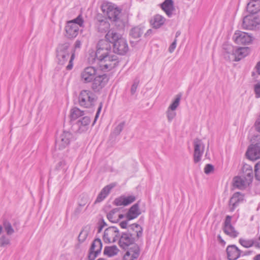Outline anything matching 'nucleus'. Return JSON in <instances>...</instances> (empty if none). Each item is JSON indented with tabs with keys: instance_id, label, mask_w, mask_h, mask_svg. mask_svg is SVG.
I'll use <instances>...</instances> for the list:
<instances>
[{
	"instance_id": "1",
	"label": "nucleus",
	"mask_w": 260,
	"mask_h": 260,
	"mask_svg": "<svg viewBox=\"0 0 260 260\" xmlns=\"http://www.w3.org/2000/svg\"><path fill=\"white\" fill-rule=\"evenodd\" d=\"M111 48L110 42L106 39L100 40L97 44L95 57L99 60L101 70L103 71H110L119 63L118 57Z\"/></svg>"
},
{
	"instance_id": "2",
	"label": "nucleus",
	"mask_w": 260,
	"mask_h": 260,
	"mask_svg": "<svg viewBox=\"0 0 260 260\" xmlns=\"http://www.w3.org/2000/svg\"><path fill=\"white\" fill-rule=\"evenodd\" d=\"M143 234V228L138 224H131L128 231L122 232L118 240L119 246L123 249H128L132 245L136 244Z\"/></svg>"
},
{
	"instance_id": "3",
	"label": "nucleus",
	"mask_w": 260,
	"mask_h": 260,
	"mask_svg": "<svg viewBox=\"0 0 260 260\" xmlns=\"http://www.w3.org/2000/svg\"><path fill=\"white\" fill-rule=\"evenodd\" d=\"M105 38L109 42L113 44V52L114 54L124 55L128 52L129 48L127 41L115 30H109Z\"/></svg>"
},
{
	"instance_id": "4",
	"label": "nucleus",
	"mask_w": 260,
	"mask_h": 260,
	"mask_svg": "<svg viewBox=\"0 0 260 260\" xmlns=\"http://www.w3.org/2000/svg\"><path fill=\"white\" fill-rule=\"evenodd\" d=\"M56 58L58 64L63 65L69 59L66 68L70 70L73 68V61L75 58L74 53L70 50V44L66 42L59 44L56 49Z\"/></svg>"
},
{
	"instance_id": "5",
	"label": "nucleus",
	"mask_w": 260,
	"mask_h": 260,
	"mask_svg": "<svg viewBox=\"0 0 260 260\" xmlns=\"http://www.w3.org/2000/svg\"><path fill=\"white\" fill-rule=\"evenodd\" d=\"M96 100V95L89 90L81 91L78 96L79 105L85 108H90L93 107Z\"/></svg>"
},
{
	"instance_id": "6",
	"label": "nucleus",
	"mask_w": 260,
	"mask_h": 260,
	"mask_svg": "<svg viewBox=\"0 0 260 260\" xmlns=\"http://www.w3.org/2000/svg\"><path fill=\"white\" fill-rule=\"evenodd\" d=\"M102 8L103 11L106 12L108 18L111 20L115 21L116 22L115 25L119 27V29H123L124 25L123 22L119 20L118 16L120 11L118 8L113 5L111 3H108L104 5Z\"/></svg>"
},
{
	"instance_id": "7",
	"label": "nucleus",
	"mask_w": 260,
	"mask_h": 260,
	"mask_svg": "<svg viewBox=\"0 0 260 260\" xmlns=\"http://www.w3.org/2000/svg\"><path fill=\"white\" fill-rule=\"evenodd\" d=\"M74 140L73 134L68 131H63L55 141V148L62 150L69 146L70 142Z\"/></svg>"
},
{
	"instance_id": "8",
	"label": "nucleus",
	"mask_w": 260,
	"mask_h": 260,
	"mask_svg": "<svg viewBox=\"0 0 260 260\" xmlns=\"http://www.w3.org/2000/svg\"><path fill=\"white\" fill-rule=\"evenodd\" d=\"M120 235V233L117 227L110 226L105 230L103 240L106 243H114L118 241Z\"/></svg>"
},
{
	"instance_id": "9",
	"label": "nucleus",
	"mask_w": 260,
	"mask_h": 260,
	"mask_svg": "<svg viewBox=\"0 0 260 260\" xmlns=\"http://www.w3.org/2000/svg\"><path fill=\"white\" fill-rule=\"evenodd\" d=\"M193 160L195 163L199 162L203 154L205 145L201 140L196 138L193 141Z\"/></svg>"
},
{
	"instance_id": "10",
	"label": "nucleus",
	"mask_w": 260,
	"mask_h": 260,
	"mask_svg": "<svg viewBox=\"0 0 260 260\" xmlns=\"http://www.w3.org/2000/svg\"><path fill=\"white\" fill-rule=\"evenodd\" d=\"M232 216L227 215L223 223V231L224 233L231 238H235L239 235V232L231 224Z\"/></svg>"
},
{
	"instance_id": "11",
	"label": "nucleus",
	"mask_w": 260,
	"mask_h": 260,
	"mask_svg": "<svg viewBox=\"0 0 260 260\" xmlns=\"http://www.w3.org/2000/svg\"><path fill=\"white\" fill-rule=\"evenodd\" d=\"M246 155L252 160L260 158V143L251 144L247 149Z\"/></svg>"
},
{
	"instance_id": "12",
	"label": "nucleus",
	"mask_w": 260,
	"mask_h": 260,
	"mask_svg": "<svg viewBox=\"0 0 260 260\" xmlns=\"http://www.w3.org/2000/svg\"><path fill=\"white\" fill-rule=\"evenodd\" d=\"M96 74V70L93 67L85 68L81 73V79L83 82L87 83L93 81Z\"/></svg>"
},
{
	"instance_id": "13",
	"label": "nucleus",
	"mask_w": 260,
	"mask_h": 260,
	"mask_svg": "<svg viewBox=\"0 0 260 260\" xmlns=\"http://www.w3.org/2000/svg\"><path fill=\"white\" fill-rule=\"evenodd\" d=\"M65 37L69 39L76 38L79 33V27L72 22H67L65 26Z\"/></svg>"
},
{
	"instance_id": "14",
	"label": "nucleus",
	"mask_w": 260,
	"mask_h": 260,
	"mask_svg": "<svg viewBox=\"0 0 260 260\" xmlns=\"http://www.w3.org/2000/svg\"><path fill=\"white\" fill-rule=\"evenodd\" d=\"M123 257V260H137L140 254V248L138 244H135L127 249Z\"/></svg>"
},
{
	"instance_id": "15",
	"label": "nucleus",
	"mask_w": 260,
	"mask_h": 260,
	"mask_svg": "<svg viewBox=\"0 0 260 260\" xmlns=\"http://www.w3.org/2000/svg\"><path fill=\"white\" fill-rule=\"evenodd\" d=\"M108 80L109 78L105 74L95 76L92 85V89L95 91H99L106 85Z\"/></svg>"
},
{
	"instance_id": "16",
	"label": "nucleus",
	"mask_w": 260,
	"mask_h": 260,
	"mask_svg": "<svg viewBox=\"0 0 260 260\" xmlns=\"http://www.w3.org/2000/svg\"><path fill=\"white\" fill-rule=\"evenodd\" d=\"M233 39L238 44L246 45L250 43L252 41V38L247 33L237 31L234 36Z\"/></svg>"
},
{
	"instance_id": "17",
	"label": "nucleus",
	"mask_w": 260,
	"mask_h": 260,
	"mask_svg": "<svg viewBox=\"0 0 260 260\" xmlns=\"http://www.w3.org/2000/svg\"><path fill=\"white\" fill-rule=\"evenodd\" d=\"M90 121V118L88 116H84L79 119L74 125L76 132L79 133L86 132L88 128Z\"/></svg>"
},
{
	"instance_id": "18",
	"label": "nucleus",
	"mask_w": 260,
	"mask_h": 260,
	"mask_svg": "<svg viewBox=\"0 0 260 260\" xmlns=\"http://www.w3.org/2000/svg\"><path fill=\"white\" fill-rule=\"evenodd\" d=\"M250 49L249 47H239L235 49L234 55L232 54L229 56L230 61H238L242 58L246 56L249 53Z\"/></svg>"
},
{
	"instance_id": "19",
	"label": "nucleus",
	"mask_w": 260,
	"mask_h": 260,
	"mask_svg": "<svg viewBox=\"0 0 260 260\" xmlns=\"http://www.w3.org/2000/svg\"><path fill=\"white\" fill-rule=\"evenodd\" d=\"M228 258L229 260H236L242 254L240 250L236 245H229L226 249Z\"/></svg>"
},
{
	"instance_id": "20",
	"label": "nucleus",
	"mask_w": 260,
	"mask_h": 260,
	"mask_svg": "<svg viewBox=\"0 0 260 260\" xmlns=\"http://www.w3.org/2000/svg\"><path fill=\"white\" fill-rule=\"evenodd\" d=\"M243 200V196L239 192L235 193L229 201V209L233 212Z\"/></svg>"
},
{
	"instance_id": "21",
	"label": "nucleus",
	"mask_w": 260,
	"mask_h": 260,
	"mask_svg": "<svg viewBox=\"0 0 260 260\" xmlns=\"http://www.w3.org/2000/svg\"><path fill=\"white\" fill-rule=\"evenodd\" d=\"M136 200V198L133 196H129L128 197L121 196L119 198H116L114 201V204L116 206H127Z\"/></svg>"
},
{
	"instance_id": "22",
	"label": "nucleus",
	"mask_w": 260,
	"mask_h": 260,
	"mask_svg": "<svg viewBox=\"0 0 260 260\" xmlns=\"http://www.w3.org/2000/svg\"><path fill=\"white\" fill-rule=\"evenodd\" d=\"M115 183H111L105 186L99 194L95 203H100L103 201L109 194L111 190L115 186Z\"/></svg>"
},
{
	"instance_id": "23",
	"label": "nucleus",
	"mask_w": 260,
	"mask_h": 260,
	"mask_svg": "<svg viewBox=\"0 0 260 260\" xmlns=\"http://www.w3.org/2000/svg\"><path fill=\"white\" fill-rule=\"evenodd\" d=\"M161 8L165 12L169 17L172 15V12L174 10L173 2L172 0H165L161 4Z\"/></svg>"
},
{
	"instance_id": "24",
	"label": "nucleus",
	"mask_w": 260,
	"mask_h": 260,
	"mask_svg": "<svg viewBox=\"0 0 260 260\" xmlns=\"http://www.w3.org/2000/svg\"><path fill=\"white\" fill-rule=\"evenodd\" d=\"M140 214L139 205L138 203H136L133 205L129 209L126 215V218L128 220H132L137 218Z\"/></svg>"
},
{
	"instance_id": "25",
	"label": "nucleus",
	"mask_w": 260,
	"mask_h": 260,
	"mask_svg": "<svg viewBox=\"0 0 260 260\" xmlns=\"http://www.w3.org/2000/svg\"><path fill=\"white\" fill-rule=\"evenodd\" d=\"M233 185L234 187L242 189L249 185V184L242 176H240L234 178Z\"/></svg>"
},
{
	"instance_id": "26",
	"label": "nucleus",
	"mask_w": 260,
	"mask_h": 260,
	"mask_svg": "<svg viewBox=\"0 0 260 260\" xmlns=\"http://www.w3.org/2000/svg\"><path fill=\"white\" fill-rule=\"evenodd\" d=\"M243 174L241 175L250 184L253 179V171L252 167L249 165H245L243 168Z\"/></svg>"
},
{
	"instance_id": "27",
	"label": "nucleus",
	"mask_w": 260,
	"mask_h": 260,
	"mask_svg": "<svg viewBox=\"0 0 260 260\" xmlns=\"http://www.w3.org/2000/svg\"><path fill=\"white\" fill-rule=\"evenodd\" d=\"M247 11L250 14H255L260 10V5L258 1L251 0L247 5Z\"/></svg>"
},
{
	"instance_id": "28",
	"label": "nucleus",
	"mask_w": 260,
	"mask_h": 260,
	"mask_svg": "<svg viewBox=\"0 0 260 260\" xmlns=\"http://www.w3.org/2000/svg\"><path fill=\"white\" fill-rule=\"evenodd\" d=\"M166 21V19L159 14L155 15L151 21V25L153 28H158L162 26Z\"/></svg>"
},
{
	"instance_id": "29",
	"label": "nucleus",
	"mask_w": 260,
	"mask_h": 260,
	"mask_svg": "<svg viewBox=\"0 0 260 260\" xmlns=\"http://www.w3.org/2000/svg\"><path fill=\"white\" fill-rule=\"evenodd\" d=\"M253 16L251 15L246 16L243 20V27L247 29H251L254 26V21L253 20Z\"/></svg>"
},
{
	"instance_id": "30",
	"label": "nucleus",
	"mask_w": 260,
	"mask_h": 260,
	"mask_svg": "<svg viewBox=\"0 0 260 260\" xmlns=\"http://www.w3.org/2000/svg\"><path fill=\"white\" fill-rule=\"evenodd\" d=\"M119 251L118 248L116 245L106 246L104 248V254L109 257H112L116 255Z\"/></svg>"
},
{
	"instance_id": "31",
	"label": "nucleus",
	"mask_w": 260,
	"mask_h": 260,
	"mask_svg": "<svg viewBox=\"0 0 260 260\" xmlns=\"http://www.w3.org/2000/svg\"><path fill=\"white\" fill-rule=\"evenodd\" d=\"M223 49L224 50L223 55L225 59L230 61L229 56L232 54L234 55V53L235 50L234 47L231 45L229 44H224L223 46Z\"/></svg>"
},
{
	"instance_id": "32",
	"label": "nucleus",
	"mask_w": 260,
	"mask_h": 260,
	"mask_svg": "<svg viewBox=\"0 0 260 260\" xmlns=\"http://www.w3.org/2000/svg\"><path fill=\"white\" fill-rule=\"evenodd\" d=\"M143 34V29L140 27H133L129 31V36L135 39L139 38Z\"/></svg>"
},
{
	"instance_id": "33",
	"label": "nucleus",
	"mask_w": 260,
	"mask_h": 260,
	"mask_svg": "<svg viewBox=\"0 0 260 260\" xmlns=\"http://www.w3.org/2000/svg\"><path fill=\"white\" fill-rule=\"evenodd\" d=\"M239 243L245 248H250L252 246L255 247V240L254 239H247L240 238L239 240Z\"/></svg>"
},
{
	"instance_id": "34",
	"label": "nucleus",
	"mask_w": 260,
	"mask_h": 260,
	"mask_svg": "<svg viewBox=\"0 0 260 260\" xmlns=\"http://www.w3.org/2000/svg\"><path fill=\"white\" fill-rule=\"evenodd\" d=\"M120 210V208H116L112 209L107 214V217L108 220L112 222H116L118 221V218L116 213Z\"/></svg>"
},
{
	"instance_id": "35",
	"label": "nucleus",
	"mask_w": 260,
	"mask_h": 260,
	"mask_svg": "<svg viewBox=\"0 0 260 260\" xmlns=\"http://www.w3.org/2000/svg\"><path fill=\"white\" fill-rule=\"evenodd\" d=\"M102 248V243L100 239L98 238L95 239L92 244L90 249L91 250H93L96 253H100Z\"/></svg>"
},
{
	"instance_id": "36",
	"label": "nucleus",
	"mask_w": 260,
	"mask_h": 260,
	"mask_svg": "<svg viewBox=\"0 0 260 260\" xmlns=\"http://www.w3.org/2000/svg\"><path fill=\"white\" fill-rule=\"evenodd\" d=\"M84 111H81L79 108L75 107L71 109L70 117L72 120H76L80 117L84 115Z\"/></svg>"
},
{
	"instance_id": "37",
	"label": "nucleus",
	"mask_w": 260,
	"mask_h": 260,
	"mask_svg": "<svg viewBox=\"0 0 260 260\" xmlns=\"http://www.w3.org/2000/svg\"><path fill=\"white\" fill-rule=\"evenodd\" d=\"M110 27V24L104 20H99L97 24L99 31L101 32L107 31Z\"/></svg>"
},
{
	"instance_id": "38",
	"label": "nucleus",
	"mask_w": 260,
	"mask_h": 260,
	"mask_svg": "<svg viewBox=\"0 0 260 260\" xmlns=\"http://www.w3.org/2000/svg\"><path fill=\"white\" fill-rule=\"evenodd\" d=\"M90 231V227L89 226H84L80 232L78 240L80 242H83L87 238Z\"/></svg>"
},
{
	"instance_id": "39",
	"label": "nucleus",
	"mask_w": 260,
	"mask_h": 260,
	"mask_svg": "<svg viewBox=\"0 0 260 260\" xmlns=\"http://www.w3.org/2000/svg\"><path fill=\"white\" fill-rule=\"evenodd\" d=\"M3 226L8 235H11L14 233V230L13 229L11 223L7 220H4Z\"/></svg>"
},
{
	"instance_id": "40",
	"label": "nucleus",
	"mask_w": 260,
	"mask_h": 260,
	"mask_svg": "<svg viewBox=\"0 0 260 260\" xmlns=\"http://www.w3.org/2000/svg\"><path fill=\"white\" fill-rule=\"evenodd\" d=\"M181 98V94H177L176 96L175 100L170 105V106L168 107V108L171 110H175L179 105Z\"/></svg>"
},
{
	"instance_id": "41",
	"label": "nucleus",
	"mask_w": 260,
	"mask_h": 260,
	"mask_svg": "<svg viewBox=\"0 0 260 260\" xmlns=\"http://www.w3.org/2000/svg\"><path fill=\"white\" fill-rule=\"evenodd\" d=\"M125 125V122L123 121L120 123L113 130L112 134L117 136L119 135L123 130Z\"/></svg>"
},
{
	"instance_id": "42",
	"label": "nucleus",
	"mask_w": 260,
	"mask_h": 260,
	"mask_svg": "<svg viewBox=\"0 0 260 260\" xmlns=\"http://www.w3.org/2000/svg\"><path fill=\"white\" fill-rule=\"evenodd\" d=\"M10 244V240L5 235H3L0 237V247H5Z\"/></svg>"
},
{
	"instance_id": "43",
	"label": "nucleus",
	"mask_w": 260,
	"mask_h": 260,
	"mask_svg": "<svg viewBox=\"0 0 260 260\" xmlns=\"http://www.w3.org/2000/svg\"><path fill=\"white\" fill-rule=\"evenodd\" d=\"M56 169L57 170H62V172L65 173L68 169L65 161L61 160L58 162L56 166Z\"/></svg>"
},
{
	"instance_id": "44",
	"label": "nucleus",
	"mask_w": 260,
	"mask_h": 260,
	"mask_svg": "<svg viewBox=\"0 0 260 260\" xmlns=\"http://www.w3.org/2000/svg\"><path fill=\"white\" fill-rule=\"evenodd\" d=\"M167 115L168 121L171 122L175 117L176 115V112L174 110H171L168 108L167 111Z\"/></svg>"
},
{
	"instance_id": "45",
	"label": "nucleus",
	"mask_w": 260,
	"mask_h": 260,
	"mask_svg": "<svg viewBox=\"0 0 260 260\" xmlns=\"http://www.w3.org/2000/svg\"><path fill=\"white\" fill-rule=\"evenodd\" d=\"M68 22H72L73 23L76 24L78 26H79L80 27L82 26L83 24V20L80 15H79L76 18L72 20L69 21Z\"/></svg>"
},
{
	"instance_id": "46",
	"label": "nucleus",
	"mask_w": 260,
	"mask_h": 260,
	"mask_svg": "<svg viewBox=\"0 0 260 260\" xmlns=\"http://www.w3.org/2000/svg\"><path fill=\"white\" fill-rule=\"evenodd\" d=\"M255 177L257 180H260V161L255 166Z\"/></svg>"
},
{
	"instance_id": "47",
	"label": "nucleus",
	"mask_w": 260,
	"mask_h": 260,
	"mask_svg": "<svg viewBox=\"0 0 260 260\" xmlns=\"http://www.w3.org/2000/svg\"><path fill=\"white\" fill-rule=\"evenodd\" d=\"M139 83V80L138 79H136L131 87V93L132 94H134L136 92L137 87Z\"/></svg>"
},
{
	"instance_id": "48",
	"label": "nucleus",
	"mask_w": 260,
	"mask_h": 260,
	"mask_svg": "<svg viewBox=\"0 0 260 260\" xmlns=\"http://www.w3.org/2000/svg\"><path fill=\"white\" fill-rule=\"evenodd\" d=\"M254 91L256 98H260V82L254 86Z\"/></svg>"
},
{
	"instance_id": "49",
	"label": "nucleus",
	"mask_w": 260,
	"mask_h": 260,
	"mask_svg": "<svg viewBox=\"0 0 260 260\" xmlns=\"http://www.w3.org/2000/svg\"><path fill=\"white\" fill-rule=\"evenodd\" d=\"M99 253H96V251L93 250H91L89 249V254H88V259L89 260H94L96 256L98 255Z\"/></svg>"
},
{
	"instance_id": "50",
	"label": "nucleus",
	"mask_w": 260,
	"mask_h": 260,
	"mask_svg": "<svg viewBox=\"0 0 260 260\" xmlns=\"http://www.w3.org/2000/svg\"><path fill=\"white\" fill-rule=\"evenodd\" d=\"M214 170L213 166L211 164H207L205 166L204 168V172L206 174H210Z\"/></svg>"
},
{
	"instance_id": "51",
	"label": "nucleus",
	"mask_w": 260,
	"mask_h": 260,
	"mask_svg": "<svg viewBox=\"0 0 260 260\" xmlns=\"http://www.w3.org/2000/svg\"><path fill=\"white\" fill-rule=\"evenodd\" d=\"M88 202V199L86 196L81 197V200L79 201L78 205L79 206H84Z\"/></svg>"
},
{
	"instance_id": "52",
	"label": "nucleus",
	"mask_w": 260,
	"mask_h": 260,
	"mask_svg": "<svg viewBox=\"0 0 260 260\" xmlns=\"http://www.w3.org/2000/svg\"><path fill=\"white\" fill-rule=\"evenodd\" d=\"M177 40L175 39L174 42L171 44L169 48V51L170 53H172L176 47Z\"/></svg>"
},
{
	"instance_id": "53",
	"label": "nucleus",
	"mask_w": 260,
	"mask_h": 260,
	"mask_svg": "<svg viewBox=\"0 0 260 260\" xmlns=\"http://www.w3.org/2000/svg\"><path fill=\"white\" fill-rule=\"evenodd\" d=\"M119 225L121 228L126 229V231H128V227L131 225L128 224V221L127 220L121 222Z\"/></svg>"
},
{
	"instance_id": "54",
	"label": "nucleus",
	"mask_w": 260,
	"mask_h": 260,
	"mask_svg": "<svg viewBox=\"0 0 260 260\" xmlns=\"http://www.w3.org/2000/svg\"><path fill=\"white\" fill-rule=\"evenodd\" d=\"M102 108V103H101L100 105V106H99V107L98 108V111L96 112V115L95 116V119H94V123L95 122V120H96V119L99 117V114H100V113L101 112Z\"/></svg>"
},
{
	"instance_id": "55",
	"label": "nucleus",
	"mask_w": 260,
	"mask_h": 260,
	"mask_svg": "<svg viewBox=\"0 0 260 260\" xmlns=\"http://www.w3.org/2000/svg\"><path fill=\"white\" fill-rule=\"evenodd\" d=\"M255 240V247L260 248V234L258 238Z\"/></svg>"
},
{
	"instance_id": "56",
	"label": "nucleus",
	"mask_w": 260,
	"mask_h": 260,
	"mask_svg": "<svg viewBox=\"0 0 260 260\" xmlns=\"http://www.w3.org/2000/svg\"><path fill=\"white\" fill-rule=\"evenodd\" d=\"M255 69L257 73L260 75V61L257 62Z\"/></svg>"
},
{
	"instance_id": "57",
	"label": "nucleus",
	"mask_w": 260,
	"mask_h": 260,
	"mask_svg": "<svg viewBox=\"0 0 260 260\" xmlns=\"http://www.w3.org/2000/svg\"><path fill=\"white\" fill-rule=\"evenodd\" d=\"M217 239L218 240V241H219V242L222 244H223L224 245L225 242V241L221 238V237L220 236V235H218L217 236Z\"/></svg>"
},
{
	"instance_id": "58",
	"label": "nucleus",
	"mask_w": 260,
	"mask_h": 260,
	"mask_svg": "<svg viewBox=\"0 0 260 260\" xmlns=\"http://www.w3.org/2000/svg\"><path fill=\"white\" fill-rule=\"evenodd\" d=\"M81 44V42L79 40H77L75 44V47L76 48H80Z\"/></svg>"
},
{
	"instance_id": "59",
	"label": "nucleus",
	"mask_w": 260,
	"mask_h": 260,
	"mask_svg": "<svg viewBox=\"0 0 260 260\" xmlns=\"http://www.w3.org/2000/svg\"><path fill=\"white\" fill-rule=\"evenodd\" d=\"M81 207L82 206H78L75 210V212L76 214H79L81 211Z\"/></svg>"
},
{
	"instance_id": "60",
	"label": "nucleus",
	"mask_w": 260,
	"mask_h": 260,
	"mask_svg": "<svg viewBox=\"0 0 260 260\" xmlns=\"http://www.w3.org/2000/svg\"><path fill=\"white\" fill-rule=\"evenodd\" d=\"M253 260H260V254H257L255 255L253 258Z\"/></svg>"
},
{
	"instance_id": "61",
	"label": "nucleus",
	"mask_w": 260,
	"mask_h": 260,
	"mask_svg": "<svg viewBox=\"0 0 260 260\" xmlns=\"http://www.w3.org/2000/svg\"><path fill=\"white\" fill-rule=\"evenodd\" d=\"M104 228L103 225H100L99 227L98 228V233H101Z\"/></svg>"
},
{
	"instance_id": "62",
	"label": "nucleus",
	"mask_w": 260,
	"mask_h": 260,
	"mask_svg": "<svg viewBox=\"0 0 260 260\" xmlns=\"http://www.w3.org/2000/svg\"><path fill=\"white\" fill-rule=\"evenodd\" d=\"M100 224L101 225H103V227H105V226L107 225V224L105 222V221L103 219L100 223Z\"/></svg>"
},
{
	"instance_id": "63",
	"label": "nucleus",
	"mask_w": 260,
	"mask_h": 260,
	"mask_svg": "<svg viewBox=\"0 0 260 260\" xmlns=\"http://www.w3.org/2000/svg\"><path fill=\"white\" fill-rule=\"evenodd\" d=\"M117 216L118 220L119 219H122L124 217V215L123 214H120L119 215H117Z\"/></svg>"
},
{
	"instance_id": "64",
	"label": "nucleus",
	"mask_w": 260,
	"mask_h": 260,
	"mask_svg": "<svg viewBox=\"0 0 260 260\" xmlns=\"http://www.w3.org/2000/svg\"><path fill=\"white\" fill-rule=\"evenodd\" d=\"M180 31H177L176 33V35H175V37L176 38H177L178 36H179L180 35Z\"/></svg>"
}]
</instances>
